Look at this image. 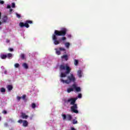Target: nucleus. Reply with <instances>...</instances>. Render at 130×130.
<instances>
[{
	"instance_id": "nucleus-1",
	"label": "nucleus",
	"mask_w": 130,
	"mask_h": 130,
	"mask_svg": "<svg viewBox=\"0 0 130 130\" xmlns=\"http://www.w3.org/2000/svg\"><path fill=\"white\" fill-rule=\"evenodd\" d=\"M67 32H68V29L65 28H62L61 30H55L54 34L52 36L53 43L55 45H58L60 43L59 41L57 40V37L56 36H66Z\"/></svg>"
},
{
	"instance_id": "nucleus-2",
	"label": "nucleus",
	"mask_w": 130,
	"mask_h": 130,
	"mask_svg": "<svg viewBox=\"0 0 130 130\" xmlns=\"http://www.w3.org/2000/svg\"><path fill=\"white\" fill-rule=\"evenodd\" d=\"M77 98H69L68 100L63 99V102L66 104H69L70 103V105H73L71 107V110L74 113H79V111H78V105L76 104V101H77Z\"/></svg>"
},
{
	"instance_id": "nucleus-3",
	"label": "nucleus",
	"mask_w": 130,
	"mask_h": 130,
	"mask_svg": "<svg viewBox=\"0 0 130 130\" xmlns=\"http://www.w3.org/2000/svg\"><path fill=\"white\" fill-rule=\"evenodd\" d=\"M60 71H63L66 70V72L65 73H61L60 74L61 78H66L67 77V75H69L71 73V70H72L68 64H66L64 66V64H61L59 67Z\"/></svg>"
},
{
	"instance_id": "nucleus-4",
	"label": "nucleus",
	"mask_w": 130,
	"mask_h": 130,
	"mask_svg": "<svg viewBox=\"0 0 130 130\" xmlns=\"http://www.w3.org/2000/svg\"><path fill=\"white\" fill-rule=\"evenodd\" d=\"M60 81L63 83V84H67L69 85V84H71L72 82H73V83H75L76 82V77H75L74 74H71L70 76L67 77V80H63L62 78H61Z\"/></svg>"
},
{
	"instance_id": "nucleus-5",
	"label": "nucleus",
	"mask_w": 130,
	"mask_h": 130,
	"mask_svg": "<svg viewBox=\"0 0 130 130\" xmlns=\"http://www.w3.org/2000/svg\"><path fill=\"white\" fill-rule=\"evenodd\" d=\"M72 88H68L67 89V92L68 93H71V92H73L74 91H75L76 92H81V87H78V85L74 83L72 85Z\"/></svg>"
},
{
	"instance_id": "nucleus-6",
	"label": "nucleus",
	"mask_w": 130,
	"mask_h": 130,
	"mask_svg": "<svg viewBox=\"0 0 130 130\" xmlns=\"http://www.w3.org/2000/svg\"><path fill=\"white\" fill-rule=\"evenodd\" d=\"M33 23V21H32L31 20H26L25 22V23H23V22H20L19 23V26L20 28H23V27H25L26 28H29V27H30V25H29V24H32Z\"/></svg>"
},
{
	"instance_id": "nucleus-7",
	"label": "nucleus",
	"mask_w": 130,
	"mask_h": 130,
	"mask_svg": "<svg viewBox=\"0 0 130 130\" xmlns=\"http://www.w3.org/2000/svg\"><path fill=\"white\" fill-rule=\"evenodd\" d=\"M61 116L63 118V120H68V121H71V120L73 119V117L72 116V115L62 114Z\"/></svg>"
},
{
	"instance_id": "nucleus-8",
	"label": "nucleus",
	"mask_w": 130,
	"mask_h": 130,
	"mask_svg": "<svg viewBox=\"0 0 130 130\" xmlns=\"http://www.w3.org/2000/svg\"><path fill=\"white\" fill-rule=\"evenodd\" d=\"M8 16H3V17L2 18V23H7V22H8Z\"/></svg>"
},
{
	"instance_id": "nucleus-9",
	"label": "nucleus",
	"mask_w": 130,
	"mask_h": 130,
	"mask_svg": "<svg viewBox=\"0 0 130 130\" xmlns=\"http://www.w3.org/2000/svg\"><path fill=\"white\" fill-rule=\"evenodd\" d=\"M61 58H62V59H64V60L67 61L69 59V56H68L67 54L63 55L61 56Z\"/></svg>"
},
{
	"instance_id": "nucleus-10",
	"label": "nucleus",
	"mask_w": 130,
	"mask_h": 130,
	"mask_svg": "<svg viewBox=\"0 0 130 130\" xmlns=\"http://www.w3.org/2000/svg\"><path fill=\"white\" fill-rule=\"evenodd\" d=\"M28 121H27V120H23V121L22 125L23 126L26 127L28 126Z\"/></svg>"
},
{
	"instance_id": "nucleus-11",
	"label": "nucleus",
	"mask_w": 130,
	"mask_h": 130,
	"mask_svg": "<svg viewBox=\"0 0 130 130\" xmlns=\"http://www.w3.org/2000/svg\"><path fill=\"white\" fill-rule=\"evenodd\" d=\"M21 116L22 118L25 119H27V118H28V115H26V114L24 113H22Z\"/></svg>"
},
{
	"instance_id": "nucleus-12",
	"label": "nucleus",
	"mask_w": 130,
	"mask_h": 130,
	"mask_svg": "<svg viewBox=\"0 0 130 130\" xmlns=\"http://www.w3.org/2000/svg\"><path fill=\"white\" fill-rule=\"evenodd\" d=\"M22 67L25 69V70H27V69H29V67L28 66V64L27 63H23L22 64Z\"/></svg>"
},
{
	"instance_id": "nucleus-13",
	"label": "nucleus",
	"mask_w": 130,
	"mask_h": 130,
	"mask_svg": "<svg viewBox=\"0 0 130 130\" xmlns=\"http://www.w3.org/2000/svg\"><path fill=\"white\" fill-rule=\"evenodd\" d=\"M77 75L79 78H82V71L79 70L77 72Z\"/></svg>"
},
{
	"instance_id": "nucleus-14",
	"label": "nucleus",
	"mask_w": 130,
	"mask_h": 130,
	"mask_svg": "<svg viewBox=\"0 0 130 130\" xmlns=\"http://www.w3.org/2000/svg\"><path fill=\"white\" fill-rule=\"evenodd\" d=\"M1 58H2V59H6V58H7V56L6 54H1L0 55Z\"/></svg>"
},
{
	"instance_id": "nucleus-15",
	"label": "nucleus",
	"mask_w": 130,
	"mask_h": 130,
	"mask_svg": "<svg viewBox=\"0 0 130 130\" xmlns=\"http://www.w3.org/2000/svg\"><path fill=\"white\" fill-rule=\"evenodd\" d=\"M7 89L9 91H12L13 90V86L11 85H9L7 86Z\"/></svg>"
},
{
	"instance_id": "nucleus-16",
	"label": "nucleus",
	"mask_w": 130,
	"mask_h": 130,
	"mask_svg": "<svg viewBox=\"0 0 130 130\" xmlns=\"http://www.w3.org/2000/svg\"><path fill=\"white\" fill-rule=\"evenodd\" d=\"M55 50L56 51V54L57 55H60L61 54V53H60V50H57V49H55Z\"/></svg>"
},
{
	"instance_id": "nucleus-17",
	"label": "nucleus",
	"mask_w": 130,
	"mask_h": 130,
	"mask_svg": "<svg viewBox=\"0 0 130 130\" xmlns=\"http://www.w3.org/2000/svg\"><path fill=\"white\" fill-rule=\"evenodd\" d=\"M0 91H1V93H5L6 92V89L4 87H2L0 89Z\"/></svg>"
},
{
	"instance_id": "nucleus-18",
	"label": "nucleus",
	"mask_w": 130,
	"mask_h": 130,
	"mask_svg": "<svg viewBox=\"0 0 130 130\" xmlns=\"http://www.w3.org/2000/svg\"><path fill=\"white\" fill-rule=\"evenodd\" d=\"M7 56L8 58H11V57H12L13 56V54H12V53H9L7 55Z\"/></svg>"
},
{
	"instance_id": "nucleus-19",
	"label": "nucleus",
	"mask_w": 130,
	"mask_h": 130,
	"mask_svg": "<svg viewBox=\"0 0 130 130\" xmlns=\"http://www.w3.org/2000/svg\"><path fill=\"white\" fill-rule=\"evenodd\" d=\"M74 64H75V66H78V64H79V60L75 59L74 60Z\"/></svg>"
},
{
	"instance_id": "nucleus-20",
	"label": "nucleus",
	"mask_w": 130,
	"mask_h": 130,
	"mask_svg": "<svg viewBox=\"0 0 130 130\" xmlns=\"http://www.w3.org/2000/svg\"><path fill=\"white\" fill-rule=\"evenodd\" d=\"M20 57H21V59H23V60L25 59V54L21 53L20 54Z\"/></svg>"
},
{
	"instance_id": "nucleus-21",
	"label": "nucleus",
	"mask_w": 130,
	"mask_h": 130,
	"mask_svg": "<svg viewBox=\"0 0 130 130\" xmlns=\"http://www.w3.org/2000/svg\"><path fill=\"white\" fill-rule=\"evenodd\" d=\"M70 45H71V44L69 42L65 43V46H66V47H67V48H69L70 47Z\"/></svg>"
},
{
	"instance_id": "nucleus-22",
	"label": "nucleus",
	"mask_w": 130,
	"mask_h": 130,
	"mask_svg": "<svg viewBox=\"0 0 130 130\" xmlns=\"http://www.w3.org/2000/svg\"><path fill=\"white\" fill-rule=\"evenodd\" d=\"M73 124H77L78 123V121L76 120L75 119H73L72 121Z\"/></svg>"
},
{
	"instance_id": "nucleus-23",
	"label": "nucleus",
	"mask_w": 130,
	"mask_h": 130,
	"mask_svg": "<svg viewBox=\"0 0 130 130\" xmlns=\"http://www.w3.org/2000/svg\"><path fill=\"white\" fill-rule=\"evenodd\" d=\"M31 107L33 109H34V108H36V104H35V103H32L31 104Z\"/></svg>"
},
{
	"instance_id": "nucleus-24",
	"label": "nucleus",
	"mask_w": 130,
	"mask_h": 130,
	"mask_svg": "<svg viewBox=\"0 0 130 130\" xmlns=\"http://www.w3.org/2000/svg\"><path fill=\"white\" fill-rule=\"evenodd\" d=\"M59 49L60 51H66V49L64 48L60 47Z\"/></svg>"
},
{
	"instance_id": "nucleus-25",
	"label": "nucleus",
	"mask_w": 130,
	"mask_h": 130,
	"mask_svg": "<svg viewBox=\"0 0 130 130\" xmlns=\"http://www.w3.org/2000/svg\"><path fill=\"white\" fill-rule=\"evenodd\" d=\"M15 68H19L20 67V64L18 63H16L14 65Z\"/></svg>"
},
{
	"instance_id": "nucleus-26",
	"label": "nucleus",
	"mask_w": 130,
	"mask_h": 130,
	"mask_svg": "<svg viewBox=\"0 0 130 130\" xmlns=\"http://www.w3.org/2000/svg\"><path fill=\"white\" fill-rule=\"evenodd\" d=\"M61 40H62V41H64V40H67V38H66V37H63L61 38Z\"/></svg>"
},
{
	"instance_id": "nucleus-27",
	"label": "nucleus",
	"mask_w": 130,
	"mask_h": 130,
	"mask_svg": "<svg viewBox=\"0 0 130 130\" xmlns=\"http://www.w3.org/2000/svg\"><path fill=\"white\" fill-rule=\"evenodd\" d=\"M4 126H5V127H8L9 126V124H8L7 122H5L4 123Z\"/></svg>"
},
{
	"instance_id": "nucleus-28",
	"label": "nucleus",
	"mask_w": 130,
	"mask_h": 130,
	"mask_svg": "<svg viewBox=\"0 0 130 130\" xmlns=\"http://www.w3.org/2000/svg\"><path fill=\"white\" fill-rule=\"evenodd\" d=\"M12 8H16V4H15V3H12Z\"/></svg>"
},
{
	"instance_id": "nucleus-29",
	"label": "nucleus",
	"mask_w": 130,
	"mask_h": 130,
	"mask_svg": "<svg viewBox=\"0 0 130 130\" xmlns=\"http://www.w3.org/2000/svg\"><path fill=\"white\" fill-rule=\"evenodd\" d=\"M17 99L18 100V101H20L21 100V99H22V97H20V96H17Z\"/></svg>"
},
{
	"instance_id": "nucleus-30",
	"label": "nucleus",
	"mask_w": 130,
	"mask_h": 130,
	"mask_svg": "<svg viewBox=\"0 0 130 130\" xmlns=\"http://www.w3.org/2000/svg\"><path fill=\"white\" fill-rule=\"evenodd\" d=\"M16 16L18 18V19H20V18H21V15L18 13H16Z\"/></svg>"
},
{
	"instance_id": "nucleus-31",
	"label": "nucleus",
	"mask_w": 130,
	"mask_h": 130,
	"mask_svg": "<svg viewBox=\"0 0 130 130\" xmlns=\"http://www.w3.org/2000/svg\"><path fill=\"white\" fill-rule=\"evenodd\" d=\"M2 113L3 114H7V113H8V112H7V111L6 110H4L3 112H2Z\"/></svg>"
},
{
	"instance_id": "nucleus-32",
	"label": "nucleus",
	"mask_w": 130,
	"mask_h": 130,
	"mask_svg": "<svg viewBox=\"0 0 130 130\" xmlns=\"http://www.w3.org/2000/svg\"><path fill=\"white\" fill-rule=\"evenodd\" d=\"M21 98H22V99L24 100V99H26V95H23Z\"/></svg>"
},
{
	"instance_id": "nucleus-33",
	"label": "nucleus",
	"mask_w": 130,
	"mask_h": 130,
	"mask_svg": "<svg viewBox=\"0 0 130 130\" xmlns=\"http://www.w3.org/2000/svg\"><path fill=\"white\" fill-rule=\"evenodd\" d=\"M18 122L19 123H23V120L20 119V120H19L18 121Z\"/></svg>"
},
{
	"instance_id": "nucleus-34",
	"label": "nucleus",
	"mask_w": 130,
	"mask_h": 130,
	"mask_svg": "<svg viewBox=\"0 0 130 130\" xmlns=\"http://www.w3.org/2000/svg\"><path fill=\"white\" fill-rule=\"evenodd\" d=\"M0 4L1 5H4V4H5V2H4L3 1L0 0Z\"/></svg>"
},
{
	"instance_id": "nucleus-35",
	"label": "nucleus",
	"mask_w": 130,
	"mask_h": 130,
	"mask_svg": "<svg viewBox=\"0 0 130 130\" xmlns=\"http://www.w3.org/2000/svg\"><path fill=\"white\" fill-rule=\"evenodd\" d=\"M9 51H11V52L14 51V49L11 48H10L9 49Z\"/></svg>"
},
{
	"instance_id": "nucleus-36",
	"label": "nucleus",
	"mask_w": 130,
	"mask_h": 130,
	"mask_svg": "<svg viewBox=\"0 0 130 130\" xmlns=\"http://www.w3.org/2000/svg\"><path fill=\"white\" fill-rule=\"evenodd\" d=\"M78 98H82V94L79 93L78 94Z\"/></svg>"
},
{
	"instance_id": "nucleus-37",
	"label": "nucleus",
	"mask_w": 130,
	"mask_h": 130,
	"mask_svg": "<svg viewBox=\"0 0 130 130\" xmlns=\"http://www.w3.org/2000/svg\"><path fill=\"white\" fill-rule=\"evenodd\" d=\"M7 9H11V5H8Z\"/></svg>"
},
{
	"instance_id": "nucleus-38",
	"label": "nucleus",
	"mask_w": 130,
	"mask_h": 130,
	"mask_svg": "<svg viewBox=\"0 0 130 130\" xmlns=\"http://www.w3.org/2000/svg\"><path fill=\"white\" fill-rule=\"evenodd\" d=\"M68 37L69 38H71V37H72V36H71V35H69L68 36Z\"/></svg>"
},
{
	"instance_id": "nucleus-39",
	"label": "nucleus",
	"mask_w": 130,
	"mask_h": 130,
	"mask_svg": "<svg viewBox=\"0 0 130 130\" xmlns=\"http://www.w3.org/2000/svg\"><path fill=\"white\" fill-rule=\"evenodd\" d=\"M6 42H7V43H9L10 42V40H6Z\"/></svg>"
},
{
	"instance_id": "nucleus-40",
	"label": "nucleus",
	"mask_w": 130,
	"mask_h": 130,
	"mask_svg": "<svg viewBox=\"0 0 130 130\" xmlns=\"http://www.w3.org/2000/svg\"><path fill=\"white\" fill-rule=\"evenodd\" d=\"M71 130H76V129L74 127H71Z\"/></svg>"
},
{
	"instance_id": "nucleus-41",
	"label": "nucleus",
	"mask_w": 130,
	"mask_h": 130,
	"mask_svg": "<svg viewBox=\"0 0 130 130\" xmlns=\"http://www.w3.org/2000/svg\"><path fill=\"white\" fill-rule=\"evenodd\" d=\"M2 19V13L0 12V20Z\"/></svg>"
},
{
	"instance_id": "nucleus-42",
	"label": "nucleus",
	"mask_w": 130,
	"mask_h": 130,
	"mask_svg": "<svg viewBox=\"0 0 130 130\" xmlns=\"http://www.w3.org/2000/svg\"><path fill=\"white\" fill-rule=\"evenodd\" d=\"M10 12H13V9H10Z\"/></svg>"
},
{
	"instance_id": "nucleus-43",
	"label": "nucleus",
	"mask_w": 130,
	"mask_h": 130,
	"mask_svg": "<svg viewBox=\"0 0 130 130\" xmlns=\"http://www.w3.org/2000/svg\"><path fill=\"white\" fill-rule=\"evenodd\" d=\"M2 120V117L0 116V121Z\"/></svg>"
},
{
	"instance_id": "nucleus-44",
	"label": "nucleus",
	"mask_w": 130,
	"mask_h": 130,
	"mask_svg": "<svg viewBox=\"0 0 130 130\" xmlns=\"http://www.w3.org/2000/svg\"><path fill=\"white\" fill-rule=\"evenodd\" d=\"M5 74H7V71H5Z\"/></svg>"
},
{
	"instance_id": "nucleus-45",
	"label": "nucleus",
	"mask_w": 130,
	"mask_h": 130,
	"mask_svg": "<svg viewBox=\"0 0 130 130\" xmlns=\"http://www.w3.org/2000/svg\"><path fill=\"white\" fill-rule=\"evenodd\" d=\"M0 25H2V22L0 21Z\"/></svg>"
}]
</instances>
